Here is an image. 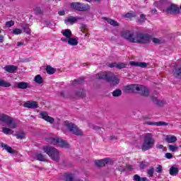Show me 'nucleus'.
I'll use <instances>...</instances> for the list:
<instances>
[{"instance_id": "680f3d73", "label": "nucleus", "mask_w": 181, "mask_h": 181, "mask_svg": "<svg viewBox=\"0 0 181 181\" xmlns=\"http://www.w3.org/2000/svg\"><path fill=\"white\" fill-rule=\"evenodd\" d=\"M0 43H4V35H0Z\"/></svg>"}, {"instance_id": "a18cd8bd", "label": "nucleus", "mask_w": 181, "mask_h": 181, "mask_svg": "<svg viewBox=\"0 0 181 181\" xmlns=\"http://www.w3.org/2000/svg\"><path fill=\"white\" fill-rule=\"evenodd\" d=\"M13 35H21L22 33V30L21 28H16L13 30Z\"/></svg>"}, {"instance_id": "9b49d317", "label": "nucleus", "mask_w": 181, "mask_h": 181, "mask_svg": "<svg viewBox=\"0 0 181 181\" xmlns=\"http://www.w3.org/2000/svg\"><path fill=\"white\" fill-rule=\"evenodd\" d=\"M110 160H111V159L109 158L96 160H95V165L97 166V168H104L105 165L110 163Z\"/></svg>"}, {"instance_id": "4468645a", "label": "nucleus", "mask_w": 181, "mask_h": 181, "mask_svg": "<svg viewBox=\"0 0 181 181\" xmlns=\"http://www.w3.org/2000/svg\"><path fill=\"white\" fill-rule=\"evenodd\" d=\"M76 180V174L71 173H65L64 174V181H74Z\"/></svg>"}, {"instance_id": "9d476101", "label": "nucleus", "mask_w": 181, "mask_h": 181, "mask_svg": "<svg viewBox=\"0 0 181 181\" xmlns=\"http://www.w3.org/2000/svg\"><path fill=\"white\" fill-rule=\"evenodd\" d=\"M23 107H25V108L35 110L36 108H39V105L35 100H28L23 104Z\"/></svg>"}, {"instance_id": "cd10ccee", "label": "nucleus", "mask_w": 181, "mask_h": 181, "mask_svg": "<svg viewBox=\"0 0 181 181\" xmlns=\"http://www.w3.org/2000/svg\"><path fill=\"white\" fill-rule=\"evenodd\" d=\"M21 28L27 35H30V28H29V25L28 24H22Z\"/></svg>"}, {"instance_id": "0eeeda50", "label": "nucleus", "mask_w": 181, "mask_h": 181, "mask_svg": "<svg viewBox=\"0 0 181 181\" xmlns=\"http://www.w3.org/2000/svg\"><path fill=\"white\" fill-rule=\"evenodd\" d=\"M64 125L66 127L67 129H69V132H71L74 135H83V132L73 122H70L66 120L64 122Z\"/></svg>"}, {"instance_id": "6e6552de", "label": "nucleus", "mask_w": 181, "mask_h": 181, "mask_svg": "<svg viewBox=\"0 0 181 181\" xmlns=\"http://www.w3.org/2000/svg\"><path fill=\"white\" fill-rule=\"evenodd\" d=\"M71 8H72V9H75L76 11H86L90 9V6L83 4L79 2H74L71 4Z\"/></svg>"}, {"instance_id": "f8f14e48", "label": "nucleus", "mask_w": 181, "mask_h": 181, "mask_svg": "<svg viewBox=\"0 0 181 181\" xmlns=\"http://www.w3.org/2000/svg\"><path fill=\"white\" fill-rule=\"evenodd\" d=\"M40 117L47 122H49V124H53L54 122V119L47 114L46 112H42L40 113Z\"/></svg>"}, {"instance_id": "412c9836", "label": "nucleus", "mask_w": 181, "mask_h": 181, "mask_svg": "<svg viewBox=\"0 0 181 181\" xmlns=\"http://www.w3.org/2000/svg\"><path fill=\"white\" fill-rule=\"evenodd\" d=\"M1 148H4V149H6V151H7V152H8V153H15V150H13V148L9 146H8V144H5V143H2L1 144Z\"/></svg>"}, {"instance_id": "13d9d810", "label": "nucleus", "mask_w": 181, "mask_h": 181, "mask_svg": "<svg viewBox=\"0 0 181 181\" xmlns=\"http://www.w3.org/2000/svg\"><path fill=\"white\" fill-rule=\"evenodd\" d=\"M125 169L126 170H132V165H127Z\"/></svg>"}, {"instance_id": "4d7b16f0", "label": "nucleus", "mask_w": 181, "mask_h": 181, "mask_svg": "<svg viewBox=\"0 0 181 181\" xmlns=\"http://www.w3.org/2000/svg\"><path fill=\"white\" fill-rule=\"evenodd\" d=\"M59 15H60V16H63L64 15H66V12L64 10L59 11L58 12Z\"/></svg>"}, {"instance_id": "338daca9", "label": "nucleus", "mask_w": 181, "mask_h": 181, "mask_svg": "<svg viewBox=\"0 0 181 181\" xmlns=\"http://www.w3.org/2000/svg\"><path fill=\"white\" fill-rule=\"evenodd\" d=\"M151 12H152L153 13H156V12H158V11L156 10V8H153V9L151 11Z\"/></svg>"}, {"instance_id": "1a4fd4ad", "label": "nucleus", "mask_w": 181, "mask_h": 181, "mask_svg": "<svg viewBox=\"0 0 181 181\" xmlns=\"http://www.w3.org/2000/svg\"><path fill=\"white\" fill-rule=\"evenodd\" d=\"M165 12L170 15H179L180 13V8L175 4H171L166 8Z\"/></svg>"}, {"instance_id": "a211bd4d", "label": "nucleus", "mask_w": 181, "mask_h": 181, "mask_svg": "<svg viewBox=\"0 0 181 181\" xmlns=\"http://www.w3.org/2000/svg\"><path fill=\"white\" fill-rule=\"evenodd\" d=\"M129 64H131V66L141 67L142 69H145V67L148 66V64H146V62H131Z\"/></svg>"}, {"instance_id": "bf43d9fd", "label": "nucleus", "mask_w": 181, "mask_h": 181, "mask_svg": "<svg viewBox=\"0 0 181 181\" xmlns=\"http://www.w3.org/2000/svg\"><path fill=\"white\" fill-rule=\"evenodd\" d=\"M81 30H87V25L86 24L81 25Z\"/></svg>"}, {"instance_id": "8fccbe9b", "label": "nucleus", "mask_w": 181, "mask_h": 181, "mask_svg": "<svg viewBox=\"0 0 181 181\" xmlns=\"http://www.w3.org/2000/svg\"><path fill=\"white\" fill-rule=\"evenodd\" d=\"M45 25H46L47 28H53V24H52L50 21H45Z\"/></svg>"}, {"instance_id": "f257e3e1", "label": "nucleus", "mask_w": 181, "mask_h": 181, "mask_svg": "<svg viewBox=\"0 0 181 181\" xmlns=\"http://www.w3.org/2000/svg\"><path fill=\"white\" fill-rule=\"evenodd\" d=\"M122 37L130 43H141V45H148L151 43L152 36L149 34L142 33H132L129 30L122 32Z\"/></svg>"}, {"instance_id": "f704fd0d", "label": "nucleus", "mask_w": 181, "mask_h": 181, "mask_svg": "<svg viewBox=\"0 0 181 181\" xmlns=\"http://www.w3.org/2000/svg\"><path fill=\"white\" fill-rule=\"evenodd\" d=\"M60 139L57 138H50L49 139V142L52 144V145H59Z\"/></svg>"}, {"instance_id": "0e129e2a", "label": "nucleus", "mask_w": 181, "mask_h": 181, "mask_svg": "<svg viewBox=\"0 0 181 181\" xmlns=\"http://www.w3.org/2000/svg\"><path fill=\"white\" fill-rule=\"evenodd\" d=\"M119 172H125L127 170V168H119Z\"/></svg>"}, {"instance_id": "473e14b6", "label": "nucleus", "mask_w": 181, "mask_h": 181, "mask_svg": "<svg viewBox=\"0 0 181 181\" xmlns=\"http://www.w3.org/2000/svg\"><path fill=\"white\" fill-rule=\"evenodd\" d=\"M34 81H35L37 84H42V83H43V78H42V76L40 75H37L34 78Z\"/></svg>"}, {"instance_id": "49530a36", "label": "nucleus", "mask_w": 181, "mask_h": 181, "mask_svg": "<svg viewBox=\"0 0 181 181\" xmlns=\"http://www.w3.org/2000/svg\"><path fill=\"white\" fill-rule=\"evenodd\" d=\"M148 166H149V163H144V162H141L140 163V169H145Z\"/></svg>"}, {"instance_id": "ddd939ff", "label": "nucleus", "mask_w": 181, "mask_h": 181, "mask_svg": "<svg viewBox=\"0 0 181 181\" xmlns=\"http://www.w3.org/2000/svg\"><path fill=\"white\" fill-rule=\"evenodd\" d=\"M80 18L74 17V16H69L64 20V22L66 25H74L77 21H78Z\"/></svg>"}, {"instance_id": "052dcab7", "label": "nucleus", "mask_w": 181, "mask_h": 181, "mask_svg": "<svg viewBox=\"0 0 181 181\" xmlns=\"http://www.w3.org/2000/svg\"><path fill=\"white\" fill-rule=\"evenodd\" d=\"M156 148H158V149H163V145L162 144H158L156 146Z\"/></svg>"}, {"instance_id": "864d4df0", "label": "nucleus", "mask_w": 181, "mask_h": 181, "mask_svg": "<svg viewBox=\"0 0 181 181\" xmlns=\"http://www.w3.org/2000/svg\"><path fill=\"white\" fill-rule=\"evenodd\" d=\"M117 62H113L112 64H108V67H110V69H112L114 67H116L117 68Z\"/></svg>"}, {"instance_id": "37998d69", "label": "nucleus", "mask_w": 181, "mask_h": 181, "mask_svg": "<svg viewBox=\"0 0 181 181\" xmlns=\"http://www.w3.org/2000/svg\"><path fill=\"white\" fill-rule=\"evenodd\" d=\"M156 125L157 127H163V126L168 125V124L167 122H156Z\"/></svg>"}, {"instance_id": "c9c22d12", "label": "nucleus", "mask_w": 181, "mask_h": 181, "mask_svg": "<svg viewBox=\"0 0 181 181\" xmlns=\"http://www.w3.org/2000/svg\"><path fill=\"white\" fill-rule=\"evenodd\" d=\"M153 173H155V168L151 166L148 170H147V175L149 177H153Z\"/></svg>"}, {"instance_id": "4be33fe9", "label": "nucleus", "mask_w": 181, "mask_h": 181, "mask_svg": "<svg viewBox=\"0 0 181 181\" xmlns=\"http://www.w3.org/2000/svg\"><path fill=\"white\" fill-rule=\"evenodd\" d=\"M68 44L71 46H77L78 45V39L71 37L68 40Z\"/></svg>"}, {"instance_id": "603ef678", "label": "nucleus", "mask_w": 181, "mask_h": 181, "mask_svg": "<svg viewBox=\"0 0 181 181\" xmlns=\"http://www.w3.org/2000/svg\"><path fill=\"white\" fill-rule=\"evenodd\" d=\"M144 125H156V122H145L144 123Z\"/></svg>"}, {"instance_id": "e2e57ef3", "label": "nucleus", "mask_w": 181, "mask_h": 181, "mask_svg": "<svg viewBox=\"0 0 181 181\" xmlns=\"http://www.w3.org/2000/svg\"><path fill=\"white\" fill-rule=\"evenodd\" d=\"M114 139H116L115 136H110L109 137V140H110V141H114Z\"/></svg>"}, {"instance_id": "f03ea898", "label": "nucleus", "mask_w": 181, "mask_h": 181, "mask_svg": "<svg viewBox=\"0 0 181 181\" xmlns=\"http://www.w3.org/2000/svg\"><path fill=\"white\" fill-rule=\"evenodd\" d=\"M0 122L6 124L8 127H3L2 132L6 135H12L13 134V130L17 127L16 122L13 119V117L6 115L0 114Z\"/></svg>"}, {"instance_id": "20e7f679", "label": "nucleus", "mask_w": 181, "mask_h": 181, "mask_svg": "<svg viewBox=\"0 0 181 181\" xmlns=\"http://www.w3.org/2000/svg\"><path fill=\"white\" fill-rule=\"evenodd\" d=\"M42 149L52 160H54V162H59L60 160V151H59V150L50 146H45Z\"/></svg>"}, {"instance_id": "09e8293b", "label": "nucleus", "mask_w": 181, "mask_h": 181, "mask_svg": "<svg viewBox=\"0 0 181 181\" xmlns=\"http://www.w3.org/2000/svg\"><path fill=\"white\" fill-rule=\"evenodd\" d=\"M163 170V169L162 168V165H158L157 167H156L157 173H162Z\"/></svg>"}, {"instance_id": "6e6d98bb", "label": "nucleus", "mask_w": 181, "mask_h": 181, "mask_svg": "<svg viewBox=\"0 0 181 181\" xmlns=\"http://www.w3.org/2000/svg\"><path fill=\"white\" fill-rule=\"evenodd\" d=\"M93 129H94L95 131H101V127L98 126H93Z\"/></svg>"}, {"instance_id": "c756f323", "label": "nucleus", "mask_w": 181, "mask_h": 181, "mask_svg": "<svg viewBox=\"0 0 181 181\" xmlns=\"http://www.w3.org/2000/svg\"><path fill=\"white\" fill-rule=\"evenodd\" d=\"M35 158L37 160H40V162L46 161V157L42 153H37L35 156Z\"/></svg>"}, {"instance_id": "dca6fc26", "label": "nucleus", "mask_w": 181, "mask_h": 181, "mask_svg": "<svg viewBox=\"0 0 181 181\" xmlns=\"http://www.w3.org/2000/svg\"><path fill=\"white\" fill-rule=\"evenodd\" d=\"M5 71H7V73H15L18 70V66L15 65H6L4 67Z\"/></svg>"}, {"instance_id": "3c124183", "label": "nucleus", "mask_w": 181, "mask_h": 181, "mask_svg": "<svg viewBox=\"0 0 181 181\" xmlns=\"http://www.w3.org/2000/svg\"><path fill=\"white\" fill-rule=\"evenodd\" d=\"M165 158L167 159H172V158H173V156L170 153H165Z\"/></svg>"}, {"instance_id": "bb28decb", "label": "nucleus", "mask_w": 181, "mask_h": 181, "mask_svg": "<svg viewBox=\"0 0 181 181\" xmlns=\"http://www.w3.org/2000/svg\"><path fill=\"white\" fill-rule=\"evenodd\" d=\"M62 33L63 36H65V37H66V39H70V37H71L72 36L71 30H70L69 29H66L64 31H62Z\"/></svg>"}, {"instance_id": "aec40b11", "label": "nucleus", "mask_w": 181, "mask_h": 181, "mask_svg": "<svg viewBox=\"0 0 181 181\" xmlns=\"http://www.w3.org/2000/svg\"><path fill=\"white\" fill-rule=\"evenodd\" d=\"M165 141L168 144H175L177 141V138L175 136L167 135L165 137Z\"/></svg>"}, {"instance_id": "393cba45", "label": "nucleus", "mask_w": 181, "mask_h": 181, "mask_svg": "<svg viewBox=\"0 0 181 181\" xmlns=\"http://www.w3.org/2000/svg\"><path fill=\"white\" fill-rule=\"evenodd\" d=\"M177 173H179V169L175 166H172L170 168V175L171 176H176V175H177Z\"/></svg>"}, {"instance_id": "79ce46f5", "label": "nucleus", "mask_w": 181, "mask_h": 181, "mask_svg": "<svg viewBox=\"0 0 181 181\" xmlns=\"http://www.w3.org/2000/svg\"><path fill=\"white\" fill-rule=\"evenodd\" d=\"M127 65L124 63H119L117 64L116 69H118L119 70H121L122 69H125Z\"/></svg>"}, {"instance_id": "a19ab883", "label": "nucleus", "mask_w": 181, "mask_h": 181, "mask_svg": "<svg viewBox=\"0 0 181 181\" xmlns=\"http://www.w3.org/2000/svg\"><path fill=\"white\" fill-rule=\"evenodd\" d=\"M168 148H169V150L171 151V152H175V151H177V149H179V147L173 145H169Z\"/></svg>"}, {"instance_id": "69168bd1", "label": "nucleus", "mask_w": 181, "mask_h": 181, "mask_svg": "<svg viewBox=\"0 0 181 181\" xmlns=\"http://www.w3.org/2000/svg\"><path fill=\"white\" fill-rule=\"evenodd\" d=\"M59 95H61V97H63V98H64V97H65L64 92H60Z\"/></svg>"}, {"instance_id": "e433bc0d", "label": "nucleus", "mask_w": 181, "mask_h": 181, "mask_svg": "<svg viewBox=\"0 0 181 181\" xmlns=\"http://www.w3.org/2000/svg\"><path fill=\"white\" fill-rule=\"evenodd\" d=\"M84 83V79L83 78H78V79H75L72 82L73 86H76V84H83Z\"/></svg>"}, {"instance_id": "5fc2aeb1", "label": "nucleus", "mask_w": 181, "mask_h": 181, "mask_svg": "<svg viewBox=\"0 0 181 181\" xmlns=\"http://www.w3.org/2000/svg\"><path fill=\"white\" fill-rule=\"evenodd\" d=\"M124 18H135V16L132 13H127L125 16H124Z\"/></svg>"}, {"instance_id": "c03bdc74", "label": "nucleus", "mask_w": 181, "mask_h": 181, "mask_svg": "<svg viewBox=\"0 0 181 181\" xmlns=\"http://www.w3.org/2000/svg\"><path fill=\"white\" fill-rule=\"evenodd\" d=\"M34 12L35 15H42V9H40V7H36L34 9Z\"/></svg>"}, {"instance_id": "6ab92c4d", "label": "nucleus", "mask_w": 181, "mask_h": 181, "mask_svg": "<svg viewBox=\"0 0 181 181\" xmlns=\"http://www.w3.org/2000/svg\"><path fill=\"white\" fill-rule=\"evenodd\" d=\"M103 19L104 21H106V22H107V23H109L112 26H114V27L119 26V24L118 23V22L115 21L113 19L108 18L107 17H103Z\"/></svg>"}, {"instance_id": "7c9ffc66", "label": "nucleus", "mask_w": 181, "mask_h": 181, "mask_svg": "<svg viewBox=\"0 0 181 181\" xmlns=\"http://www.w3.org/2000/svg\"><path fill=\"white\" fill-rule=\"evenodd\" d=\"M46 71L47 74H54V73H56V69L51 66H47L46 68Z\"/></svg>"}, {"instance_id": "774afa93", "label": "nucleus", "mask_w": 181, "mask_h": 181, "mask_svg": "<svg viewBox=\"0 0 181 181\" xmlns=\"http://www.w3.org/2000/svg\"><path fill=\"white\" fill-rule=\"evenodd\" d=\"M17 46H23V42H18Z\"/></svg>"}, {"instance_id": "39448f33", "label": "nucleus", "mask_w": 181, "mask_h": 181, "mask_svg": "<svg viewBox=\"0 0 181 181\" xmlns=\"http://www.w3.org/2000/svg\"><path fill=\"white\" fill-rule=\"evenodd\" d=\"M153 145H155V139L152 136V134H146L144 135V141L141 145V150L144 152H146V151H149V149H152V148H153Z\"/></svg>"}, {"instance_id": "423d86ee", "label": "nucleus", "mask_w": 181, "mask_h": 181, "mask_svg": "<svg viewBox=\"0 0 181 181\" xmlns=\"http://www.w3.org/2000/svg\"><path fill=\"white\" fill-rule=\"evenodd\" d=\"M125 91H139L144 97L149 96V90L142 85H129L124 87Z\"/></svg>"}, {"instance_id": "b1692460", "label": "nucleus", "mask_w": 181, "mask_h": 181, "mask_svg": "<svg viewBox=\"0 0 181 181\" xmlns=\"http://www.w3.org/2000/svg\"><path fill=\"white\" fill-rule=\"evenodd\" d=\"M173 74L177 78H181V68H175L173 71Z\"/></svg>"}, {"instance_id": "2f4dec72", "label": "nucleus", "mask_w": 181, "mask_h": 181, "mask_svg": "<svg viewBox=\"0 0 181 181\" xmlns=\"http://www.w3.org/2000/svg\"><path fill=\"white\" fill-rule=\"evenodd\" d=\"M11 83L5 81L4 80L0 79V87H11Z\"/></svg>"}, {"instance_id": "ea45409f", "label": "nucleus", "mask_w": 181, "mask_h": 181, "mask_svg": "<svg viewBox=\"0 0 181 181\" xmlns=\"http://www.w3.org/2000/svg\"><path fill=\"white\" fill-rule=\"evenodd\" d=\"M13 25H15V21H9L6 23L5 26L6 28H11V26H13Z\"/></svg>"}, {"instance_id": "f3484780", "label": "nucleus", "mask_w": 181, "mask_h": 181, "mask_svg": "<svg viewBox=\"0 0 181 181\" xmlns=\"http://www.w3.org/2000/svg\"><path fill=\"white\" fill-rule=\"evenodd\" d=\"M150 98L151 101H153L156 105H158V107H163V105H165V102L162 100H158V98L155 96H151Z\"/></svg>"}, {"instance_id": "58836bf2", "label": "nucleus", "mask_w": 181, "mask_h": 181, "mask_svg": "<svg viewBox=\"0 0 181 181\" xmlns=\"http://www.w3.org/2000/svg\"><path fill=\"white\" fill-rule=\"evenodd\" d=\"M151 40L153 43H155V45H162V43H163L162 40L158 38H152L151 37Z\"/></svg>"}, {"instance_id": "7ed1b4c3", "label": "nucleus", "mask_w": 181, "mask_h": 181, "mask_svg": "<svg viewBox=\"0 0 181 181\" xmlns=\"http://www.w3.org/2000/svg\"><path fill=\"white\" fill-rule=\"evenodd\" d=\"M96 78L105 80L107 83H110L112 86L119 84V79L112 72H100L96 75Z\"/></svg>"}, {"instance_id": "4c0bfd02", "label": "nucleus", "mask_w": 181, "mask_h": 181, "mask_svg": "<svg viewBox=\"0 0 181 181\" xmlns=\"http://www.w3.org/2000/svg\"><path fill=\"white\" fill-rule=\"evenodd\" d=\"M15 136H16L17 139H25V133L24 132H20L15 134Z\"/></svg>"}, {"instance_id": "a878e982", "label": "nucleus", "mask_w": 181, "mask_h": 181, "mask_svg": "<svg viewBox=\"0 0 181 181\" xmlns=\"http://www.w3.org/2000/svg\"><path fill=\"white\" fill-rule=\"evenodd\" d=\"M76 95L80 98H84V97H86V90L83 89H80L76 92Z\"/></svg>"}, {"instance_id": "de8ad7c7", "label": "nucleus", "mask_w": 181, "mask_h": 181, "mask_svg": "<svg viewBox=\"0 0 181 181\" xmlns=\"http://www.w3.org/2000/svg\"><path fill=\"white\" fill-rule=\"evenodd\" d=\"M146 21V18H145V14H141L140 15V19L139 20L141 23H144Z\"/></svg>"}, {"instance_id": "2eb2a0df", "label": "nucleus", "mask_w": 181, "mask_h": 181, "mask_svg": "<svg viewBox=\"0 0 181 181\" xmlns=\"http://www.w3.org/2000/svg\"><path fill=\"white\" fill-rule=\"evenodd\" d=\"M29 83L28 82H17L16 83V88L20 90H26V88H29Z\"/></svg>"}, {"instance_id": "5701e85b", "label": "nucleus", "mask_w": 181, "mask_h": 181, "mask_svg": "<svg viewBox=\"0 0 181 181\" xmlns=\"http://www.w3.org/2000/svg\"><path fill=\"white\" fill-rule=\"evenodd\" d=\"M58 146H61V148H70V144H69V143H67V141L65 140L61 139L59 141Z\"/></svg>"}, {"instance_id": "72a5a7b5", "label": "nucleus", "mask_w": 181, "mask_h": 181, "mask_svg": "<svg viewBox=\"0 0 181 181\" xmlns=\"http://www.w3.org/2000/svg\"><path fill=\"white\" fill-rule=\"evenodd\" d=\"M133 180L134 181H146L148 180V178L146 177H141L139 175H134L133 177Z\"/></svg>"}, {"instance_id": "c85d7f7f", "label": "nucleus", "mask_w": 181, "mask_h": 181, "mask_svg": "<svg viewBox=\"0 0 181 181\" xmlns=\"http://www.w3.org/2000/svg\"><path fill=\"white\" fill-rule=\"evenodd\" d=\"M112 95L113 97H121V95H122V90H121V89H115L112 93Z\"/></svg>"}]
</instances>
